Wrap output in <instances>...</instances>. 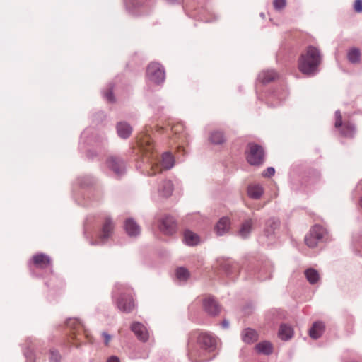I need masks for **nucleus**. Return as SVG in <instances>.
<instances>
[{
    "label": "nucleus",
    "mask_w": 362,
    "mask_h": 362,
    "mask_svg": "<svg viewBox=\"0 0 362 362\" xmlns=\"http://www.w3.org/2000/svg\"><path fill=\"white\" fill-rule=\"evenodd\" d=\"M216 339L207 333L192 332L189 337L187 350L189 358L192 362H205L214 357Z\"/></svg>",
    "instance_id": "obj_1"
},
{
    "label": "nucleus",
    "mask_w": 362,
    "mask_h": 362,
    "mask_svg": "<svg viewBox=\"0 0 362 362\" xmlns=\"http://www.w3.org/2000/svg\"><path fill=\"white\" fill-rule=\"evenodd\" d=\"M137 144L140 150L146 156L151 157V170L148 175L152 176L163 170L170 169L174 165V158L171 153H165L160 158H157L154 151V146L150 136L146 133H141L137 137Z\"/></svg>",
    "instance_id": "obj_2"
},
{
    "label": "nucleus",
    "mask_w": 362,
    "mask_h": 362,
    "mask_svg": "<svg viewBox=\"0 0 362 362\" xmlns=\"http://www.w3.org/2000/svg\"><path fill=\"white\" fill-rule=\"evenodd\" d=\"M321 62V56L317 48L309 46L300 54L298 61L299 71L303 74H314Z\"/></svg>",
    "instance_id": "obj_3"
},
{
    "label": "nucleus",
    "mask_w": 362,
    "mask_h": 362,
    "mask_svg": "<svg viewBox=\"0 0 362 362\" xmlns=\"http://www.w3.org/2000/svg\"><path fill=\"white\" fill-rule=\"evenodd\" d=\"M117 291L119 295L117 300V308L124 313L132 312L135 308V303L130 292L124 291L122 286H118Z\"/></svg>",
    "instance_id": "obj_4"
},
{
    "label": "nucleus",
    "mask_w": 362,
    "mask_h": 362,
    "mask_svg": "<svg viewBox=\"0 0 362 362\" xmlns=\"http://www.w3.org/2000/svg\"><path fill=\"white\" fill-rule=\"evenodd\" d=\"M146 78L156 84H160L165 80V71L158 62L150 63L146 68Z\"/></svg>",
    "instance_id": "obj_5"
},
{
    "label": "nucleus",
    "mask_w": 362,
    "mask_h": 362,
    "mask_svg": "<svg viewBox=\"0 0 362 362\" xmlns=\"http://www.w3.org/2000/svg\"><path fill=\"white\" fill-rule=\"evenodd\" d=\"M247 148V160L248 163L253 165L262 164L264 160V151L262 148L254 144H249Z\"/></svg>",
    "instance_id": "obj_6"
},
{
    "label": "nucleus",
    "mask_w": 362,
    "mask_h": 362,
    "mask_svg": "<svg viewBox=\"0 0 362 362\" xmlns=\"http://www.w3.org/2000/svg\"><path fill=\"white\" fill-rule=\"evenodd\" d=\"M160 230L165 235H172L175 232L176 223L171 216H165L159 224Z\"/></svg>",
    "instance_id": "obj_7"
},
{
    "label": "nucleus",
    "mask_w": 362,
    "mask_h": 362,
    "mask_svg": "<svg viewBox=\"0 0 362 362\" xmlns=\"http://www.w3.org/2000/svg\"><path fill=\"white\" fill-rule=\"evenodd\" d=\"M107 165L115 174H122L124 170V163L119 158L110 156L107 160Z\"/></svg>",
    "instance_id": "obj_8"
},
{
    "label": "nucleus",
    "mask_w": 362,
    "mask_h": 362,
    "mask_svg": "<svg viewBox=\"0 0 362 362\" xmlns=\"http://www.w3.org/2000/svg\"><path fill=\"white\" fill-rule=\"evenodd\" d=\"M131 329L140 341H146L148 339L149 334L144 325L134 322L131 326Z\"/></svg>",
    "instance_id": "obj_9"
},
{
    "label": "nucleus",
    "mask_w": 362,
    "mask_h": 362,
    "mask_svg": "<svg viewBox=\"0 0 362 362\" xmlns=\"http://www.w3.org/2000/svg\"><path fill=\"white\" fill-rule=\"evenodd\" d=\"M203 306L204 310L211 315L218 314L221 310L217 302L211 296H208L204 299Z\"/></svg>",
    "instance_id": "obj_10"
},
{
    "label": "nucleus",
    "mask_w": 362,
    "mask_h": 362,
    "mask_svg": "<svg viewBox=\"0 0 362 362\" xmlns=\"http://www.w3.org/2000/svg\"><path fill=\"white\" fill-rule=\"evenodd\" d=\"M32 261L34 265L40 269L48 267L51 264L49 257L43 253L36 254L33 256Z\"/></svg>",
    "instance_id": "obj_11"
},
{
    "label": "nucleus",
    "mask_w": 362,
    "mask_h": 362,
    "mask_svg": "<svg viewBox=\"0 0 362 362\" xmlns=\"http://www.w3.org/2000/svg\"><path fill=\"white\" fill-rule=\"evenodd\" d=\"M124 228L127 233L129 236H136L141 232L139 226L132 218L126 220L124 223Z\"/></svg>",
    "instance_id": "obj_12"
},
{
    "label": "nucleus",
    "mask_w": 362,
    "mask_h": 362,
    "mask_svg": "<svg viewBox=\"0 0 362 362\" xmlns=\"http://www.w3.org/2000/svg\"><path fill=\"white\" fill-rule=\"evenodd\" d=\"M230 227V221L228 218L223 217L217 223L215 230L218 235H222L226 233Z\"/></svg>",
    "instance_id": "obj_13"
},
{
    "label": "nucleus",
    "mask_w": 362,
    "mask_h": 362,
    "mask_svg": "<svg viewBox=\"0 0 362 362\" xmlns=\"http://www.w3.org/2000/svg\"><path fill=\"white\" fill-rule=\"evenodd\" d=\"M66 324L68 327L73 331V337L78 339L77 335L79 334L81 332L83 331V327L81 322L78 319L72 318L69 319Z\"/></svg>",
    "instance_id": "obj_14"
},
{
    "label": "nucleus",
    "mask_w": 362,
    "mask_h": 362,
    "mask_svg": "<svg viewBox=\"0 0 362 362\" xmlns=\"http://www.w3.org/2000/svg\"><path fill=\"white\" fill-rule=\"evenodd\" d=\"M113 228L114 226L111 220L109 218L106 219L103 226L101 234L99 236L100 239L103 241L108 238L111 235Z\"/></svg>",
    "instance_id": "obj_15"
},
{
    "label": "nucleus",
    "mask_w": 362,
    "mask_h": 362,
    "mask_svg": "<svg viewBox=\"0 0 362 362\" xmlns=\"http://www.w3.org/2000/svg\"><path fill=\"white\" fill-rule=\"evenodd\" d=\"M242 339L245 343H253L257 340L258 334L252 329H245L242 332Z\"/></svg>",
    "instance_id": "obj_16"
},
{
    "label": "nucleus",
    "mask_w": 362,
    "mask_h": 362,
    "mask_svg": "<svg viewBox=\"0 0 362 362\" xmlns=\"http://www.w3.org/2000/svg\"><path fill=\"white\" fill-rule=\"evenodd\" d=\"M264 192L263 188L261 185L254 184L250 185L247 187L248 196L252 199H258L261 197Z\"/></svg>",
    "instance_id": "obj_17"
},
{
    "label": "nucleus",
    "mask_w": 362,
    "mask_h": 362,
    "mask_svg": "<svg viewBox=\"0 0 362 362\" xmlns=\"http://www.w3.org/2000/svg\"><path fill=\"white\" fill-rule=\"evenodd\" d=\"M119 136L123 139L128 138L132 132V128L126 122H119L117 125Z\"/></svg>",
    "instance_id": "obj_18"
},
{
    "label": "nucleus",
    "mask_w": 362,
    "mask_h": 362,
    "mask_svg": "<svg viewBox=\"0 0 362 362\" xmlns=\"http://www.w3.org/2000/svg\"><path fill=\"white\" fill-rule=\"evenodd\" d=\"M325 326L322 322H315L309 331V334L313 339L319 338L324 332Z\"/></svg>",
    "instance_id": "obj_19"
},
{
    "label": "nucleus",
    "mask_w": 362,
    "mask_h": 362,
    "mask_svg": "<svg viewBox=\"0 0 362 362\" xmlns=\"http://www.w3.org/2000/svg\"><path fill=\"white\" fill-rule=\"evenodd\" d=\"M255 349L259 354L269 355L273 351V346L269 341H264L258 343L255 346Z\"/></svg>",
    "instance_id": "obj_20"
},
{
    "label": "nucleus",
    "mask_w": 362,
    "mask_h": 362,
    "mask_svg": "<svg viewBox=\"0 0 362 362\" xmlns=\"http://www.w3.org/2000/svg\"><path fill=\"white\" fill-rule=\"evenodd\" d=\"M159 193L161 196L168 197L172 194L173 191V185L170 180H165L162 182L158 189Z\"/></svg>",
    "instance_id": "obj_21"
},
{
    "label": "nucleus",
    "mask_w": 362,
    "mask_h": 362,
    "mask_svg": "<svg viewBox=\"0 0 362 362\" xmlns=\"http://www.w3.org/2000/svg\"><path fill=\"white\" fill-rule=\"evenodd\" d=\"M279 78V74L274 70H268L262 72L259 78L263 83H269Z\"/></svg>",
    "instance_id": "obj_22"
},
{
    "label": "nucleus",
    "mask_w": 362,
    "mask_h": 362,
    "mask_svg": "<svg viewBox=\"0 0 362 362\" xmlns=\"http://www.w3.org/2000/svg\"><path fill=\"white\" fill-rule=\"evenodd\" d=\"M184 240L188 245H195L199 243V238L196 233L187 230L184 233Z\"/></svg>",
    "instance_id": "obj_23"
},
{
    "label": "nucleus",
    "mask_w": 362,
    "mask_h": 362,
    "mask_svg": "<svg viewBox=\"0 0 362 362\" xmlns=\"http://www.w3.org/2000/svg\"><path fill=\"white\" fill-rule=\"evenodd\" d=\"M252 221L251 219L244 221L238 231V234L242 238H246L250 233L252 228Z\"/></svg>",
    "instance_id": "obj_24"
},
{
    "label": "nucleus",
    "mask_w": 362,
    "mask_h": 362,
    "mask_svg": "<svg viewBox=\"0 0 362 362\" xmlns=\"http://www.w3.org/2000/svg\"><path fill=\"white\" fill-rule=\"evenodd\" d=\"M305 275L308 282L311 284L317 283L320 279L317 271L312 268L306 269L305 271Z\"/></svg>",
    "instance_id": "obj_25"
},
{
    "label": "nucleus",
    "mask_w": 362,
    "mask_h": 362,
    "mask_svg": "<svg viewBox=\"0 0 362 362\" xmlns=\"http://www.w3.org/2000/svg\"><path fill=\"white\" fill-rule=\"evenodd\" d=\"M279 335L281 339L288 340L291 338L293 335V329L286 325H282L279 331Z\"/></svg>",
    "instance_id": "obj_26"
},
{
    "label": "nucleus",
    "mask_w": 362,
    "mask_h": 362,
    "mask_svg": "<svg viewBox=\"0 0 362 362\" xmlns=\"http://www.w3.org/2000/svg\"><path fill=\"white\" fill-rule=\"evenodd\" d=\"M308 234L319 241L324 237L325 234V230L322 226L317 225L311 228Z\"/></svg>",
    "instance_id": "obj_27"
},
{
    "label": "nucleus",
    "mask_w": 362,
    "mask_h": 362,
    "mask_svg": "<svg viewBox=\"0 0 362 362\" xmlns=\"http://www.w3.org/2000/svg\"><path fill=\"white\" fill-rule=\"evenodd\" d=\"M209 140L214 144H221L226 141V138L221 132L214 131L211 134Z\"/></svg>",
    "instance_id": "obj_28"
},
{
    "label": "nucleus",
    "mask_w": 362,
    "mask_h": 362,
    "mask_svg": "<svg viewBox=\"0 0 362 362\" xmlns=\"http://www.w3.org/2000/svg\"><path fill=\"white\" fill-rule=\"evenodd\" d=\"M348 59L351 63H357L360 61L361 52L357 48H352L348 52Z\"/></svg>",
    "instance_id": "obj_29"
},
{
    "label": "nucleus",
    "mask_w": 362,
    "mask_h": 362,
    "mask_svg": "<svg viewBox=\"0 0 362 362\" xmlns=\"http://www.w3.org/2000/svg\"><path fill=\"white\" fill-rule=\"evenodd\" d=\"M176 276L180 281H186L189 277V271L184 268L180 267L176 269Z\"/></svg>",
    "instance_id": "obj_30"
},
{
    "label": "nucleus",
    "mask_w": 362,
    "mask_h": 362,
    "mask_svg": "<svg viewBox=\"0 0 362 362\" xmlns=\"http://www.w3.org/2000/svg\"><path fill=\"white\" fill-rule=\"evenodd\" d=\"M170 129L174 136L180 138L184 132V126L182 123L177 122L173 124Z\"/></svg>",
    "instance_id": "obj_31"
},
{
    "label": "nucleus",
    "mask_w": 362,
    "mask_h": 362,
    "mask_svg": "<svg viewBox=\"0 0 362 362\" xmlns=\"http://www.w3.org/2000/svg\"><path fill=\"white\" fill-rule=\"evenodd\" d=\"M305 243L308 247L313 248L317 245L318 240H317L310 234H308L305 238Z\"/></svg>",
    "instance_id": "obj_32"
},
{
    "label": "nucleus",
    "mask_w": 362,
    "mask_h": 362,
    "mask_svg": "<svg viewBox=\"0 0 362 362\" xmlns=\"http://www.w3.org/2000/svg\"><path fill=\"white\" fill-rule=\"evenodd\" d=\"M341 133L345 136H351L354 133V127L350 124H344L341 129Z\"/></svg>",
    "instance_id": "obj_33"
},
{
    "label": "nucleus",
    "mask_w": 362,
    "mask_h": 362,
    "mask_svg": "<svg viewBox=\"0 0 362 362\" xmlns=\"http://www.w3.org/2000/svg\"><path fill=\"white\" fill-rule=\"evenodd\" d=\"M49 358L50 362H59L61 361L62 357L57 351L50 350Z\"/></svg>",
    "instance_id": "obj_34"
},
{
    "label": "nucleus",
    "mask_w": 362,
    "mask_h": 362,
    "mask_svg": "<svg viewBox=\"0 0 362 362\" xmlns=\"http://www.w3.org/2000/svg\"><path fill=\"white\" fill-rule=\"evenodd\" d=\"M286 4V0H274L273 5L275 9L281 10Z\"/></svg>",
    "instance_id": "obj_35"
},
{
    "label": "nucleus",
    "mask_w": 362,
    "mask_h": 362,
    "mask_svg": "<svg viewBox=\"0 0 362 362\" xmlns=\"http://www.w3.org/2000/svg\"><path fill=\"white\" fill-rule=\"evenodd\" d=\"M335 117H336L335 127L337 128L342 127V117H341V112L339 111H337L335 112Z\"/></svg>",
    "instance_id": "obj_36"
},
{
    "label": "nucleus",
    "mask_w": 362,
    "mask_h": 362,
    "mask_svg": "<svg viewBox=\"0 0 362 362\" xmlns=\"http://www.w3.org/2000/svg\"><path fill=\"white\" fill-rule=\"evenodd\" d=\"M275 170L272 167L267 168L264 172H263V176L264 177H271L274 175Z\"/></svg>",
    "instance_id": "obj_37"
},
{
    "label": "nucleus",
    "mask_w": 362,
    "mask_h": 362,
    "mask_svg": "<svg viewBox=\"0 0 362 362\" xmlns=\"http://www.w3.org/2000/svg\"><path fill=\"white\" fill-rule=\"evenodd\" d=\"M354 10L358 13L362 12V0H356L354 2Z\"/></svg>",
    "instance_id": "obj_38"
},
{
    "label": "nucleus",
    "mask_w": 362,
    "mask_h": 362,
    "mask_svg": "<svg viewBox=\"0 0 362 362\" xmlns=\"http://www.w3.org/2000/svg\"><path fill=\"white\" fill-rule=\"evenodd\" d=\"M102 336L104 338L105 344L107 346L109 344V342L112 339V337L106 332H103Z\"/></svg>",
    "instance_id": "obj_39"
},
{
    "label": "nucleus",
    "mask_w": 362,
    "mask_h": 362,
    "mask_svg": "<svg viewBox=\"0 0 362 362\" xmlns=\"http://www.w3.org/2000/svg\"><path fill=\"white\" fill-rule=\"evenodd\" d=\"M105 97L109 102H114V97L112 90H108L105 93Z\"/></svg>",
    "instance_id": "obj_40"
},
{
    "label": "nucleus",
    "mask_w": 362,
    "mask_h": 362,
    "mask_svg": "<svg viewBox=\"0 0 362 362\" xmlns=\"http://www.w3.org/2000/svg\"><path fill=\"white\" fill-rule=\"evenodd\" d=\"M107 362H120V361H119V359L118 357L111 356L107 359Z\"/></svg>",
    "instance_id": "obj_41"
},
{
    "label": "nucleus",
    "mask_w": 362,
    "mask_h": 362,
    "mask_svg": "<svg viewBox=\"0 0 362 362\" xmlns=\"http://www.w3.org/2000/svg\"><path fill=\"white\" fill-rule=\"evenodd\" d=\"M279 221H272L271 226L273 229H275L279 226Z\"/></svg>",
    "instance_id": "obj_42"
},
{
    "label": "nucleus",
    "mask_w": 362,
    "mask_h": 362,
    "mask_svg": "<svg viewBox=\"0 0 362 362\" xmlns=\"http://www.w3.org/2000/svg\"><path fill=\"white\" fill-rule=\"evenodd\" d=\"M222 325H223V327H225V328H226V327H228V321H226V320H224V321L222 322Z\"/></svg>",
    "instance_id": "obj_43"
},
{
    "label": "nucleus",
    "mask_w": 362,
    "mask_h": 362,
    "mask_svg": "<svg viewBox=\"0 0 362 362\" xmlns=\"http://www.w3.org/2000/svg\"><path fill=\"white\" fill-rule=\"evenodd\" d=\"M359 204H360L361 207L362 208V197L360 199Z\"/></svg>",
    "instance_id": "obj_44"
},
{
    "label": "nucleus",
    "mask_w": 362,
    "mask_h": 362,
    "mask_svg": "<svg viewBox=\"0 0 362 362\" xmlns=\"http://www.w3.org/2000/svg\"><path fill=\"white\" fill-rule=\"evenodd\" d=\"M168 1L169 2H170V3H173V2L176 1L177 0H168Z\"/></svg>",
    "instance_id": "obj_45"
}]
</instances>
